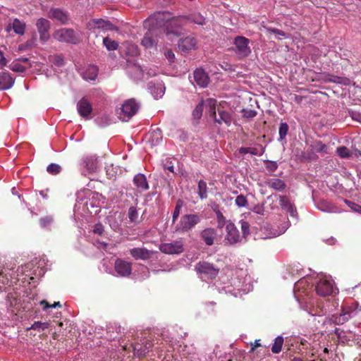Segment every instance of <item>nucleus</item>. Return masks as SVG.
I'll list each match as a JSON object with an SVG mask.
<instances>
[{
	"mask_svg": "<svg viewBox=\"0 0 361 361\" xmlns=\"http://www.w3.org/2000/svg\"><path fill=\"white\" fill-rule=\"evenodd\" d=\"M185 18L173 19L170 21L165 20L164 13L157 12L146 19L143 25L147 32L141 41V44L146 48H151L155 44L153 39L154 34L160 32L162 30L166 32L169 38L171 36H178L181 33V22Z\"/></svg>",
	"mask_w": 361,
	"mask_h": 361,
	"instance_id": "nucleus-1",
	"label": "nucleus"
},
{
	"mask_svg": "<svg viewBox=\"0 0 361 361\" xmlns=\"http://www.w3.org/2000/svg\"><path fill=\"white\" fill-rule=\"evenodd\" d=\"M201 221L200 216L197 214L183 215L178 223L174 226V233H184L191 231Z\"/></svg>",
	"mask_w": 361,
	"mask_h": 361,
	"instance_id": "nucleus-2",
	"label": "nucleus"
},
{
	"mask_svg": "<svg viewBox=\"0 0 361 361\" xmlns=\"http://www.w3.org/2000/svg\"><path fill=\"white\" fill-rule=\"evenodd\" d=\"M249 44L250 40L245 37L237 36L234 38L233 50L238 59H244L251 54Z\"/></svg>",
	"mask_w": 361,
	"mask_h": 361,
	"instance_id": "nucleus-3",
	"label": "nucleus"
},
{
	"mask_svg": "<svg viewBox=\"0 0 361 361\" xmlns=\"http://www.w3.org/2000/svg\"><path fill=\"white\" fill-rule=\"evenodd\" d=\"M195 270L202 280L213 279L219 274V269L212 264L207 262H200L195 266Z\"/></svg>",
	"mask_w": 361,
	"mask_h": 361,
	"instance_id": "nucleus-4",
	"label": "nucleus"
},
{
	"mask_svg": "<svg viewBox=\"0 0 361 361\" xmlns=\"http://www.w3.org/2000/svg\"><path fill=\"white\" fill-rule=\"evenodd\" d=\"M315 290L317 294L322 297H326L333 293L334 286L331 276L320 275Z\"/></svg>",
	"mask_w": 361,
	"mask_h": 361,
	"instance_id": "nucleus-5",
	"label": "nucleus"
},
{
	"mask_svg": "<svg viewBox=\"0 0 361 361\" xmlns=\"http://www.w3.org/2000/svg\"><path fill=\"white\" fill-rule=\"evenodd\" d=\"M360 311H361V307L358 309L357 305L356 307H343L341 313L339 315H333L331 320L336 324H343L350 318L355 317Z\"/></svg>",
	"mask_w": 361,
	"mask_h": 361,
	"instance_id": "nucleus-6",
	"label": "nucleus"
},
{
	"mask_svg": "<svg viewBox=\"0 0 361 361\" xmlns=\"http://www.w3.org/2000/svg\"><path fill=\"white\" fill-rule=\"evenodd\" d=\"M54 37L62 42L76 44L79 41V34L72 29L61 28L56 31Z\"/></svg>",
	"mask_w": 361,
	"mask_h": 361,
	"instance_id": "nucleus-7",
	"label": "nucleus"
},
{
	"mask_svg": "<svg viewBox=\"0 0 361 361\" xmlns=\"http://www.w3.org/2000/svg\"><path fill=\"white\" fill-rule=\"evenodd\" d=\"M159 250L166 255H179L184 251L183 243L181 240H176L171 243H164L159 245Z\"/></svg>",
	"mask_w": 361,
	"mask_h": 361,
	"instance_id": "nucleus-8",
	"label": "nucleus"
},
{
	"mask_svg": "<svg viewBox=\"0 0 361 361\" xmlns=\"http://www.w3.org/2000/svg\"><path fill=\"white\" fill-rule=\"evenodd\" d=\"M139 104L133 99L124 102L121 106V117L123 121L129 120L138 111Z\"/></svg>",
	"mask_w": 361,
	"mask_h": 361,
	"instance_id": "nucleus-9",
	"label": "nucleus"
},
{
	"mask_svg": "<svg viewBox=\"0 0 361 361\" xmlns=\"http://www.w3.org/2000/svg\"><path fill=\"white\" fill-rule=\"evenodd\" d=\"M37 31L39 34V39L42 42H46L50 37L49 30L50 23L48 20L41 18L36 23Z\"/></svg>",
	"mask_w": 361,
	"mask_h": 361,
	"instance_id": "nucleus-10",
	"label": "nucleus"
},
{
	"mask_svg": "<svg viewBox=\"0 0 361 361\" xmlns=\"http://www.w3.org/2000/svg\"><path fill=\"white\" fill-rule=\"evenodd\" d=\"M87 27L89 30L100 29L102 30H113L115 28L109 20L102 18H94L90 20L87 24Z\"/></svg>",
	"mask_w": 361,
	"mask_h": 361,
	"instance_id": "nucleus-11",
	"label": "nucleus"
},
{
	"mask_svg": "<svg viewBox=\"0 0 361 361\" xmlns=\"http://www.w3.org/2000/svg\"><path fill=\"white\" fill-rule=\"evenodd\" d=\"M226 240L227 242L233 245L240 241V235L238 228L235 227L234 224L231 221H228L226 225Z\"/></svg>",
	"mask_w": 361,
	"mask_h": 361,
	"instance_id": "nucleus-12",
	"label": "nucleus"
},
{
	"mask_svg": "<svg viewBox=\"0 0 361 361\" xmlns=\"http://www.w3.org/2000/svg\"><path fill=\"white\" fill-rule=\"evenodd\" d=\"M77 111L81 117L85 119H90L92 112V104L87 99L83 97L77 103Z\"/></svg>",
	"mask_w": 361,
	"mask_h": 361,
	"instance_id": "nucleus-13",
	"label": "nucleus"
},
{
	"mask_svg": "<svg viewBox=\"0 0 361 361\" xmlns=\"http://www.w3.org/2000/svg\"><path fill=\"white\" fill-rule=\"evenodd\" d=\"M82 166L85 169V171L82 172L84 176L94 173L97 169V158L94 156L84 157L82 161Z\"/></svg>",
	"mask_w": 361,
	"mask_h": 361,
	"instance_id": "nucleus-14",
	"label": "nucleus"
},
{
	"mask_svg": "<svg viewBox=\"0 0 361 361\" xmlns=\"http://www.w3.org/2000/svg\"><path fill=\"white\" fill-rule=\"evenodd\" d=\"M117 274L122 277L128 276L131 274V264L125 260L118 259L114 264Z\"/></svg>",
	"mask_w": 361,
	"mask_h": 361,
	"instance_id": "nucleus-15",
	"label": "nucleus"
},
{
	"mask_svg": "<svg viewBox=\"0 0 361 361\" xmlns=\"http://www.w3.org/2000/svg\"><path fill=\"white\" fill-rule=\"evenodd\" d=\"M178 49L180 51L188 52L190 50L195 49L197 47V39L193 36H188L180 39L178 41Z\"/></svg>",
	"mask_w": 361,
	"mask_h": 361,
	"instance_id": "nucleus-16",
	"label": "nucleus"
},
{
	"mask_svg": "<svg viewBox=\"0 0 361 361\" xmlns=\"http://www.w3.org/2000/svg\"><path fill=\"white\" fill-rule=\"evenodd\" d=\"M141 343L133 345V351L135 355L143 357L151 350L152 344L149 340L144 338L140 341Z\"/></svg>",
	"mask_w": 361,
	"mask_h": 361,
	"instance_id": "nucleus-17",
	"label": "nucleus"
},
{
	"mask_svg": "<svg viewBox=\"0 0 361 361\" xmlns=\"http://www.w3.org/2000/svg\"><path fill=\"white\" fill-rule=\"evenodd\" d=\"M130 255L135 259L147 260L149 259L152 255L154 253L153 251L149 250L145 247H135L130 250Z\"/></svg>",
	"mask_w": 361,
	"mask_h": 361,
	"instance_id": "nucleus-18",
	"label": "nucleus"
},
{
	"mask_svg": "<svg viewBox=\"0 0 361 361\" xmlns=\"http://www.w3.org/2000/svg\"><path fill=\"white\" fill-rule=\"evenodd\" d=\"M193 75L195 82L200 87H206L208 85L209 78L204 70L197 68L194 71Z\"/></svg>",
	"mask_w": 361,
	"mask_h": 361,
	"instance_id": "nucleus-19",
	"label": "nucleus"
},
{
	"mask_svg": "<svg viewBox=\"0 0 361 361\" xmlns=\"http://www.w3.org/2000/svg\"><path fill=\"white\" fill-rule=\"evenodd\" d=\"M216 235V231L213 228H207L202 230L200 233L202 240L209 246L214 245Z\"/></svg>",
	"mask_w": 361,
	"mask_h": 361,
	"instance_id": "nucleus-20",
	"label": "nucleus"
},
{
	"mask_svg": "<svg viewBox=\"0 0 361 361\" xmlns=\"http://www.w3.org/2000/svg\"><path fill=\"white\" fill-rule=\"evenodd\" d=\"M279 204L281 208L286 210L290 216H297V210L295 207L291 203L289 198L286 195L279 196Z\"/></svg>",
	"mask_w": 361,
	"mask_h": 361,
	"instance_id": "nucleus-21",
	"label": "nucleus"
},
{
	"mask_svg": "<svg viewBox=\"0 0 361 361\" xmlns=\"http://www.w3.org/2000/svg\"><path fill=\"white\" fill-rule=\"evenodd\" d=\"M307 280L306 279H302L299 281H298L294 284V293L295 296L297 298H302L304 295H307L308 291L307 289L305 288V286H307L309 287V284H307Z\"/></svg>",
	"mask_w": 361,
	"mask_h": 361,
	"instance_id": "nucleus-22",
	"label": "nucleus"
},
{
	"mask_svg": "<svg viewBox=\"0 0 361 361\" xmlns=\"http://www.w3.org/2000/svg\"><path fill=\"white\" fill-rule=\"evenodd\" d=\"M123 216L121 213L116 212L107 217V222L112 230L118 232L121 230Z\"/></svg>",
	"mask_w": 361,
	"mask_h": 361,
	"instance_id": "nucleus-23",
	"label": "nucleus"
},
{
	"mask_svg": "<svg viewBox=\"0 0 361 361\" xmlns=\"http://www.w3.org/2000/svg\"><path fill=\"white\" fill-rule=\"evenodd\" d=\"M15 82V79L8 72L0 73V90H6L11 88Z\"/></svg>",
	"mask_w": 361,
	"mask_h": 361,
	"instance_id": "nucleus-24",
	"label": "nucleus"
},
{
	"mask_svg": "<svg viewBox=\"0 0 361 361\" xmlns=\"http://www.w3.org/2000/svg\"><path fill=\"white\" fill-rule=\"evenodd\" d=\"M133 183L139 192H142L149 189V184L147 180V178L142 173H137L134 176Z\"/></svg>",
	"mask_w": 361,
	"mask_h": 361,
	"instance_id": "nucleus-25",
	"label": "nucleus"
},
{
	"mask_svg": "<svg viewBox=\"0 0 361 361\" xmlns=\"http://www.w3.org/2000/svg\"><path fill=\"white\" fill-rule=\"evenodd\" d=\"M128 73L130 78L135 81H140L145 79L144 70L140 66L137 64L129 66L128 68Z\"/></svg>",
	"mask_w": 361,
	"mask_h": 361,
	"instance_id": "nucleus-26",
	"label": "nucleus"
},
{
	"mask_svg": "<svg viewBox=\"0 0 361 361\" xmlns=\"http://www.w3.org/2000/svg\"><path fill=\"white\" fill-rule=\"evenodd\" d=\"M148 88L154 98L157 99L162 97L165 92L164 85L161 82L157 84L150 82L148 84Z\"/></svg>",
	"mask_w": 361,
	"mask_h": 361,
	"instance_id": "nucleus-27",
	"label": "nucleus"
},
{
	"mask_svg": "<svg viewBox=\"0 0 361 361\" xmlns=\"http://www.w3.org/2000/svg\"><path fill=\"white\" fill-rule=\"evenodd\" d=\"M49 18L57 20L62 24H66L68 21V16L66 12L59 8L51 9L49 12Z\"/></svg>",
	"mask_w": 361,
	"mask_h": 361,
	"instance_id": "nucleus-28",
	"label": "nucleus"
},
{
	"mask_svg": "<svg viewBox=\"0 0 361 361\" xmlns=\"http://www.w3.org/2000/svg\"><path fill=\"white\" fill-rule=\"evenodd\" d=\"M98 75V68L94 65H89L82 73V78L87 81H94Z\"/></svg>",
	"mask_w": 361,
	"mask_h": 361,
	"instance_id": "nucleus-29",
	"label": "nucleus"
},
{
	"mask_svg": "<svg viewBox=\"0 0 361 361\" xmlns=\"http://www.w3.org/2000/svg\"><path fill=\"white\" fill-rule=\"evenodd\" d=\"M147 138L152 146L157 145L162 140V132L159 128L154 129L148 133Z\"/></svg>",
	"mask_w": 361,
	"mask_h": 361,
	"instance_id": "nucleus-30",
	"label": "nucleus"
},
{
	"mask_svg": "<svg viewBox=\"0 0 361 361\" xmlns=\"http://www.w3.org/2000/svg\"><path fill=\"white\" fill-rule=\"evenodd\" d=\"M213 114L215 115V121L219 124L221 125L224 123L227 126H229L231 125L232 122V117L228 112L219 109L218 111V118L216 116L215 111H213Z\"/></svg>",
	"mask_w": 361,
	"mask_h": 361,
	"instance_id": "nucleus-31",
	"label": "nucleus"
},
{
	"mask_svg": "<svg viewBox=\"0 0 361 361\" xmlns=\"http://www.w3.org/2000/svg\"><path fill=\"white\" fill-rule=\"evenodd\" d=\"M266 185L276 191H282L286 187V185L283 180L279 178H271L266 181Z\"/></svg>",
	"mask_w": 361,
	"mask_h": 361,
	"instance_id": "nucleus-32",
	"label": "nucleus"
},
{
	"mask_svg": "<svg viewBox=\"0 0 361 361\" xmlns=\"http://www.w3.org/2000/svg\"><path fill=\"white\" fill-rule=\"evenodd\" d=\"M317 208L322 212L329 213H336L338 211L334 204L326 200L319 202L317 204Z\"/></svg>",
	"mask_w": 361,
	"mask_h": 361,
	"instance_id": "nucleus-33",
	"label": "nucleus"
},
{
	"mask_svg": "<svg viewBox=\"0 0 361 361\" xmlns=\"http://www.w3.org/2000/svg\"><path fill=\"white\" fill-rule=\"evenodd\" d=\"M264 149L260 147H240L239 152L241 154H250L252 155L261 156L264 153Z\"/></svg>",
	"mask_w": 361,
	"mask_h": 361,
	"instance_id": "nucleus-34",
	"label": "nucleus"
},
{
	"mask_svg": "<svg viewBox=\"0 0 361 361\" xmlns=\"http://www.w3.org/2000/svg\"><path fill=\"white\" fill-rule=\"evenodd\" d=\"M187 20L195 24L203 25L205 24V18L200 13L194 12L190 13L188 17Z\"/></svg>",
	"mask_w": 361,
	"mask_h": 361,
	"instance_id": "nucleus-35",
	"label": "nucleus"
},
{
	"mask_svg": "<svg viewBox=\"0 0 361 361\" xmlns=\"http://www.w3.org/2000/svg\"><path fill=\"white\" fill-rule=\"evenodd\" d=\"M283 341V337L282 336H278L274 339V343L271 346V352L274 354L279 353L282 350Z\"/></svg>",
	"mask_w": 361,
	"mask_h": 361,
	"instance_id": "nucleus-36",
	"label": "nucleus"
},
{
	"mask_svg": "<svg viewBox=\"0 0 361 361\" xmlns=\"http://www.w3.org/2000/svg\"><path fill=\"white\" fill-rule=\"evenodd\" d=\"M13 31L18 35H23L25 32V25L18 19L16 18L12 23Z\"/></svg>",
	"mask_w": 361,
	"mask_h": 361,
	"instance_id": "nucleus-37",
	"label": "nucleus"
},
{
	"mask_svg": "<svg viewBox=\"0 0 361 361\" xmlns=\"http://www.w3.org/2000/svg\"><path fill=\"white\" fill-rule=\"evenodd\" d=\"M330 82H333L338 84H341L343 85H350L351 82L350 80L348 78L345 77H339V76H335L332 75L331 76V78L329 79Z\"/></svg>",
	"mask_w": 361,
	"mask_h": 361,
	"instance_id": "nucleus-38",
	"label": "nucleus"
},
{
	"mask_svg": "<svg viewBox=\"0 0 361 361\" xmlns=\"http://www.w3.org/2000/svg\"><path fill=\"white\" fill-rule=\"evenodd\" d=\"M198 195L201 199L207 197V183L204 180H200L198 183Z\"/></svg>",
	"mask_w": 361,
	"mask_h": 361,
	"instance_id": "nucleus-39",
	"label": "nucleus"
},
{
	"mask_svg": "<svg viewBox=\"0 0 361 361\" xmlns=\"http://www.w3.org/2000/svg\"><path fill=\"white\" fill-rule=\"evenodd\" d=\"M8 282H9L8 276L5 273V271L3 269H1L0 271V292H2L3 290H6V286L8 285Z\"/></svg>",
	"mask_w": 361,
	"mask_h": 361,
	"instance_id": "nucleus-40",
	"label": "nucleus"
},
{
	"mask_svg": "<svg viewBox=\"0 0 361 361\" xmlns=\"http://www.w3.org/2000/svg\"><path fill=\"white\" fill-rule=\"evenodd\" d=\"M103 44L109 51L116 50L118 47V44L116 41L112 40L109 37L104 38Z\"/></svg>",
	"mask_w": 361,
	"mask_h": 361,
	"instance_id": "nucleus-41",
	"label": "nucleus"
},
{
	"mask_svg": "<svg viewBox=\"0 0 361 361\" xmlns=\"http://www.w3.org/2000/svg\"><path fill=\"white\" fill-rule=\"evenodd\" d=\"M183 206V201L180 200H178L176 202L175 209L173 212V216H172V223L173 224L175 223V221L177 220L178 217L179 216L180 212V210H181Z\"/></svg>",
	"mask_w": 361,
	"mask_h": 361,
	"instance_id": "nucleus-42",
	"label": "nucleus"
},
{
	"mask_svg": "<svg viewBox=\"0 0 361 361\" xmlns=\"http://www.w3.org/2000/svg\"><path fill=\"white\" fill-rule=\"evenodd\" d=\"M47 171L50 174L56 175L61 172V167L57 164L51 163L48 165Z\"/></svg>",
	"mask_w": 361,
	"mask_h": 361,
	"instance_id": "nucleus-43",
	"label": "nucleus"
},
{
	"mask_svg": "<svg viewBox=\"0 0 361 361\" xmlns=\"http://www.w3.org/2000/svg\"><path fill=\"white\" fill-rule=\"evenodd\" d=\"M128 218L130 222L135 223L138 218V212L135 207H130L128 209Z\"/></svg>",
	"mask_w": 361,
	"mask_h": 361,
	"instance_id": "nucleus-44",
	"label": "nucleus"
},
{
	"mask_svg": "<svg viewBox=\"0 0 361 361\" xmlns=\"http://www.w3.org/2000/svg\"><path fill=\"white\" fill-rule=\"evenodd\" d=\"M288 125L286 123H281L279 130L280 140H283L288 132Z\"/></svg>",
	"mask_w": 361,
	"mask_h": 361,
	"instance_id": "nucleus-45",
	"label": "nucleus"
},
{
	"mask_svg": "<svg viewBox=\"0 0 361 361\" xmlns=\"http://www.w3.org/2000/svg\"><path fill=\"white\" fill-rule=\"evenodd\" d=\"M49 326V324L48 322H35L30 329L40 331L47 329Z\"/></svg>",
	"mask_w": 361,
	"mask_h": 361,
	"instance_id": "nucleus-46",
	"label": "nucleus"
},
{
	"mask_svg": "<svg viewBox=\"0 0 361 361\" xmlns=\"http://www.w3.org/2000/svg\"><path fill=\"white\" fill-rule=\"evenodd\" d=\"M216 219H217V224L218 227L221 228L224 225H226L228 221H226L225 217L223 214L219 210H215Z\"/></svg>",
	"mask_w": 361,
	"mask_h": 361,
	"instance_id": "nucleus-47",
	"label": "nucleus"
},
{
	"mask_svg": "<svg viewBox=\"0 0 361 361\" xmlns=\"http://www.w3.org/2000/svg\"><path fill=\"white\" fill-rule=\"evenodd\" d=\"M337 154L341 158H348L350 157V150L344 146L337 148Z\"/></svg>",
	"mask_w": 361,
	"mask_h": 361,
	"instance_id": "nucleus-48",
	"label": "nucleus"
},
{
	"mask_svg": "<svg viewBox=\"0 0 361 361\" xmlns=\"http://www.w3.org/2000/svg\"><path fill=\"white\" fill-rule=\"evenodd\" d=\"M96 122L100 126H105L110 123V118L107 115H103L97 118Z\"/></svg>",
	"mask_w": 361,
	"mask_h": 361,
	"instance_id": "nucleus-49",
	"label": "nucleus"
},
{
	"mask_svg": "<svg viewBox=\"0 0 361 361\" xmlns=\"http://www.w3.org/2000/svg\"><path fill=\"white\" fill-rule=\"evenodd\" d=\"M203 111V103L202 102L199 103L192 112V116L195 118H199L201 117Z\"/></svg>",
	"mask_w": 361,
	"mask_h": 361,
	"instance_id": "nucleus-50",
	"label": "nucleus"
},
{
	"mask_svg": "<svg viewBox=\"0 0 361 361\" xmlns=\"http://www.w3.org/2000/svg\"><path fill=\"white\" fill-rule=\"evenodd\" d=\"M53 221V219L50 216H47L40 219V226L42 228H47Z\"/></svg>",
	"mask_w": 361,
	"mask_h": 361,
	"instance_id": "nucleus-51",
	"label": "nucleus"
},
{
	"mask_svg": "<svg viewBox=\"0 0 361 361\" xmlns=\"http://www.w3.org/2000/svg\"><path fill=\"white\" fill-rule=\"evenodd\" d=\"M235 204L240 207H245L247 204L246 197L242 195L237 196L235 198Z\"/></svg>",
	"mask_w": 361,
	"mask_h": 361,
	"instance_id": "nucleus-52",
	"label": "nucleus"
},
{
	"mask_svg": "<svg viewBox=\"0 0 361 361\" xmlns=\"http://www.w3.org/2000/svg\"><path fill=\"white\" fill-rule=\"evenodd\" d=\"M345 202L351 209V210L360 214L361 211V206L349 200H345Z\"/></svg>",
	"mask_w": 361,
	"mask_h": 361,
	"instance_id": "nucleus-53",
	"label": "nucleus"
},
{
	"mask_svg": "<svg viewBox=\"0 0 361 361\" xmlns=\"http://www.w3.org/2000/svg\"><path fill=\"white\" fill-rule=\"evenodd\" d=\"M39 304L43 306V310H45L49 307H61V305L59 302H55L52 305H50L49 302L44 300H41Z\"/></svg>",
	"mask_w": 361,
	"mask_h": 361,
	"instance_id": "nucleus-54",
	"label": "nucleus"
},
{
	"mask_svg": "<svg viewBox=\"0 0 361 361\" xmlns=\"http://www.w3.org/2000/svg\"><path fill=\"white\" fill-rule=\"evenodd\" d=\"M278 168V164L276 161H266V169L269 172L275 171Z\"/></svg>",
	"mask_w": 361,
	"mask_h": 361,
	"instance_id": "nucleus-55",
	"label": "nucleus"
},
{
	"mask_svg": "<svg viewBox=\"0 0 361 361\" xmlns=\"http://www.w3.org/2000/svg\"><path fill=\"white\" fill-rule=\"evenodd\" d=\"M25 47H27L28 49H31L35 47L37 45V36L36 35H33L32 37L27 39L25 42Z\"/></svg>",
	"mask_w": 361,
	"mask_h": 361,
	"instance_id": "nucleus-56",
	"label": "nucleus"
},
{
	"mask_svg": "<svg viewBox=\"0 0 361 361\" xmlns=\"http://www.w3.org/2000/svg\"><path fill=\"white\" fill-rule=\"evenodd\" d=\"M145 79L148 78V77H152L157 75V70L155 68H145L144 70Z\"/></svg>",
	"mask_w": 361,
	"mask_h": 361,
	"instance_id": "nucleus-57",
	"label": "nucleus"
},
{
	"mask_svg": "<svg viewBox=\"0 0 361 361\" xmlns=\"http://www.w3.org/2000/svg\"><path fill=\"white\" fill-rule=\"evenodd\" d=\"M240 224L243 236L245 238L249 234L250 225L245 221H241Z\"/></svg>",
	"mask_w": 361,
	"mask_h": 361,
	"instance_id": "nucleus-58",
	"label": "nucleus"
},
{
	"mask_svg": "<svg viewBox=\"0 0 361 361\" xmlns=\"http://www.w3.org/2000/svg\"><path fill=\"white\" fill-rule=\"evenodd\" d=\"M104 231V226L102 224H96L93 228L94 233L99 235H102Z\"/></svg>",
	"mask_w": 361,
	"mask_h": 361,
	"instance_id": "nucleus-59",
	"label": "nucleus"
},
{
	"mask_svg": "<svg viewBox=\"0 0 361 361\" xmlns=\"http://www.w3.org/2000/svg\"><path fill=\"white\" fill-rule=\"evenodd\" d=\"M11 69L15 72L23 73L25 71V68L19 63H13Z\"/></svg>",
	"mask_w": 361,
	"mask_h": 361,
	"instance_id": "nucleus-60",
	"label": "nucleus"
},
{
	"mask_svg": "<svg viewBox=\"0 0 361 361\" xmlns=\"http://www.w3.org/2000/svg\"><path fill=\"white\" fill-rule=\"evenodd\" d=\"M257 115V112L252 109H243V116L247 118H254Z\"/></svg>",
	"mask_w": 361,
	"mask_h": 361,
	"instance_id": "nucleus-61",
	"label": "nucleus"
},
{
	"mask_svg": "<svg viewBox=\"0 0 361 361\" xmlns=\"http://www.w3.org/2000/svg\"><path fill=\"white\" fill-rule=\"evenodd\" d=\"M286 228H283L280 230H274L271 231L269 238H275L285 233Z\"/></svg>",
	"mask_w": 361,
	"mask_h": 361,
	"instance_id": "nucleus-62",
	"label": "nucleus"
},
{
	"mask_svg": "<svg viewBox=\"0 0 361 361\" xmlns=\"http://www.w3.org/2000/svg\"><path fill=\"white\" fill-rule=\"evenodd\" d=\"M351 118L361 123V113L353 111L350 113Z\"/></svg>",
	"mask_w": 361,
	"mask_h": 361,
	"instance_id": "nucleus-63",
	"label": "nucleus"
},
{
	"mask_svg": "<svg viewBox=\"0 0 361 361\" xmlns=\"http://www.w3.org/2000/svg\"><path fill=\"white\" fill-rule=\"evenodd\" d=\"M165 56L170 62H173L175 59V54L171 50H167L165 52Z\"/></svg>",
	"mask_w": 361,
	"mask_h": 361,
	"instance_id": "nucleus-64",
	"label": "nucleus"
}]
</instances>
